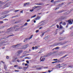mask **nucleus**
I'll return each mask as SVG.
<instances>
[{
	"instance_id": "obj_48",
	"label": "nucleus",
	"mask_w": 73,
	"mask_h": 73,
	"mask_svg": "<svg viewBox=\"0 0 73 73\" xmlns=\"http://www.w3.org/2000/svg\"><path fill=\"white\" fill-rule=\"evenodd\" d=\"M30 3H26V5H28Z\"/></svg>"
},
{
	"instance_id": "obj_47",
	"label": "nucleus",
	"mask_w": 73,
	"mask_h": 73,
	"mask_svg": "<svg viewBox=\"0 0 73 73\" xmlns=\"http://www.w3.org/2000/svg\"><path fill=\"white\" fill-rule=\"evenodd\" d=\"M2 23H3V21H0V24H2Z\"/></svg>"
},
{
	"instance_id": "obj_16",
	"label": "nucleus",
	"mask_w": 73,
	"mask_h": 73,
	"mask_svg": "<svg viewBox=\"0 0 73 73\" xmlns=\"http://www.w3.org/2000/svg\"><path fill=\"white\" fill-rule=\"evenodd\" d=\"M66 56H67V55H65L64 56H62L61 58H60V59L61 60L62 58H65V57H66Z\"/></svg>"
},
{
	"instance_id": "obj_6",
	"label": "nucleus",
	"mask_w": 73,
	"mask_h": 73,
	"mask_svg": "<svg viewBox=\"0 0 73 73\" xmlns=\"http://www.w3.org/2000/svg\"><path fill=\"white\" fill-rule=\"evenodd\" d=\"M68 23L69 24H70V25L72 24H73L72 22L71 21H70V20H69L68 21Z\"/></svg>"
},
{
	"instance_id": "obj_24",
	"label": "nucleus",
	"mask_w": 73,
	"mask_h": 73,
	"mask_svg": "<svg viewBox=\"0 0 73 73\" xmlns=\"http://www.w3.org/2000/svg\"><path fill=\"white\" fill-rule=\"evenodd\" d=\"M25 46L26 47V48H27L28 46H29V45L28 44H26V45H25Z\"/></svg>"
},
{
	"instance_id": "obj_56",
	"label": "nucleus",
	"mask_w": 73,
	"mask_h": 73,
	"mask_svg": "<svg viewBox=\"0 0 73 73\" xmlns=\"http://www.w3.org/2000/svg\"><path fill=\"white\" fill-rule=\"evenodd\" d=\"M41 21V22H40V23H43V22H44V21Z\"/></svg>"
},
{
	"instance_id": "obj_63",
	"label": "nucleus",
	"mask_w": 73,
	"mask_h": 73,
	"mask_svg": "<svg viewBox=\"0 0 73 73\" xmlns=\"http://www.w3.org/2000/svg\"><path fill=\"white\" fill-rule=\"evenodd\" d=\"M35 48L36 49H37V48H38V47L37 46H36L35 47Z\"/></svg>"
},
{
	"instance_id": "obj_32",
	"label": "nucleus",
	"mask_w": 73,
	"mask_h": 73,
	"mask_svg": "<svg viewBox=\"0 0 73 73\" xmlns=\"http://www.w3.org/2000/svg\"><path fill=\"white\" fill-rule=\"evenodd\" d=\"M14 68H16V67H18V65H15L14 66Z\"/></svg>"
},
{
	"instance_id": "obj_55",
	"label": "nucleus",
	"mask_w": 73,
	"mask_h": 73,
	"mask_svg": "<svg viewBox=\"0 0 73 73\" xmlns=\"http://www.w3.org/2000/svg\"><path fill=\"white\" fill-rule=\"evenodd\" d=\"M15 72H19V70H15Z\"/></svg>"
},
{
	"instance_id": "obj_57",
	"label": "nucleus",
	"mask_w": 73,
	"mask_h": 73,
	"mask_svg": "<svg viewBox=\"0 0 73 73\" xmlns=\"http://www.w3.org/2000/svg\"><path fill=\"white\" fill-rule=\"evenodd\" d=\"M59 9V7L58 8H57L55 9V11H56V10H57V9Z\"/></svg>"
},
{
	"instance_id": "obj_10",
	"label": "nucleus",
	"mask_w": 73,
	"mask_h": 73,
	"mask_svg": "<svg viewBox=\"0 0 73 73\" xmlns=\"http://www.w3.org/2000/svg\"><path fill=\"white\" fill-rule=\"evenodd\" d=\"M40 19V17H37L35 18V20H39Z\"/></svg>"
},
{
	"instance_id": "obj_14",
	"label": "nucleus",
	"mask_w": 73,
	"mask_h": 73,
	"mask_svg": "<svg viewBox=\"0 0 73 73\" xmlns=\"http://www.w3.org/2000/svg\"><path fill=\"white\" fill-rule=\"evenodd\" d=\"M64 52L63 51H61L59 52V54L61 55V54H64Z\"/></svg>"
},
{
	"instance_id": "obj_53",
	"label": "nucleus",
	"mask_w": 73,
	"mask_h": 73,
	"mask_svg": "<svg viewBox=\"0 0 73 73\" xmlns=\"http://www.w3.org/2000/svg\"><path fill=\"white\" fill-rule=\"evenodd\" d=\"M37 32H38V30H36V33H37Z\"/></svg>"
},
{
	"instance_id": "obj_34",
	"label": "nucleus",
	"mask_w": 73,
	"mask_h": 73,
	"mask_svg": "<svg viewBox=\"0 0 73 73\" xmlns=\"http://www.w3.org/2000/svg\"><path fill=\"white\" fill-rule=\"evenodd\" d=\"M59 27L60 28H63V27L61 26V25H60Z\"/></svg>"
},
{
	"instance_id": "obj_9",
	"label": "nucleus",
	"mask_w": 73,
	"mask_h": 73,
	"mask_svg": "<svg viewBox=\"0 0 73 73\" xmlns=\"http://www.w3.org/2000/svg\"><path fill=\"white\" fill-rule=\"evenodd\" d=\"M4 66L5 70H7V66H6L5 64H4Z\"/></svg>"
},
{
	"instance_id": "obj_26",
	"label": "nucleus",
	"mask_w": 73,
	"mask_h": 73,
	"mask_svg": "<svg viewBox=\"0 0 73 73\" xmlns=\"http://www.w3.org/2000/svg\"><path fill=\"white\" fill-rule=\"evenodd\" d=\"M25 59H31V58H29V57H26L25 58Z\"/></svg>"
},
{
	"instance_id": "obj_12",
	"label": "nucleus",
	"mask_w": 73,
	"mask_h": 73,
	"mask_svg": "<svg viewBox=\"0 0 73 73\" xmlns=\"http://www.w3.org/2000/svg\"><path fill=\"white\" fill-rule=\"evenodd\" d=\"M36 68H37V69H41V67H40V66H36Z\"/></svg>"
},
{
	"instance_id": "obj_29",
	"label": "nucleus",
	"mask_w": 73,
	"mask_h": 73,
	"mask_svg": "<svg viewBox=\"0 0 73 73\" xmlns=\"http://www.w3.org/2000/svg\"><path fill=\"white\" fill-rule=\"evenodd\" d=\"M33 36V35H32L29 38V40H30V39H31L32 38V36Z\"/></svg>"
},
{
	"instance_id": "obj_20",
	"label": "nucleus",
	"mask_w": 73,
	"mask_h": 73,
	"mask_svg": "<svg viewBox=\"0 0 73 73\" xmlns=\"http://www.w3.org/2000/svg\"><path fill=\"white\" fill-rule=\"evenodd\" d=\"M22 52V51L21 50H19L18 52V53H19V54H20V53H21Z\"/></svg>"
},
{
	"instance_id": "obj_2",
	"label": "nucleus",
	"mask_w": 73,
	"mask_h": 73,
	"mask_svg": "<svg viewBox=\"0 0 73 73\" xmlns=\"http://www.w3.org/2000/svg\"><path fill=\"white\" fill-rule=\"evenodd\" d=\"M8 42L6 40H4V41H2V42L0 43V46H2V45H5L4 44L7 43Z\"/></svg>"
},
{
	"instance_id": "obj_46",
	"label": "nucleus",
	"mask_w": 73,
	"mask_h": 73,
	"mask_svg": "<svg viewBox=\"0 0 73 73\" xmlns=\"http://www.w3.org/2000/svg\"><path fill=\"white\" fill-rule=\"evenodd\" d=\"M17 61L18 62H20V60H19V59H18L17 60Z\"/></svg>"
},
{
	"instance_id": "obj_45",
	"label": "nucleus",
	"mask_w": 73,
	"mask_h": 73,
	"mask_svg": "<svg viewBox=\"0 0 73 73\" xmlns=\"http://www.w3.org/2000/svg\"><path fill=\"white\" fill-rule=\"evenodd\" d=\"M30 19H28L27 20V22H29V21H30Z\"/></svg>"
},
{
	"instance_id": "obj_15",
	"label": "nucleus",
	"mask_w": 73,
	"mask_h": 73,
	"mask_svg": "<svg viewBox=\"0 0 73 73\" xmlns=\"http://www.w3.org/2000/svg\"><path fill=\"white\" fill-rule=\"evenodd\" d=\"M65 66V64H62L61 65V66H60V67H58L59 68H60V67H63V66Z\"/></svg>"
},
{
	"instance_id": "obj_1",
	"label": "nucleus",
	"mask_w": 73,
	"mask_h": 73,
	"mask_svg": "<svg viewBox=\"0 0 73 73\" xmlns=\"http://www.w3.org/2000/svg\"><path fill=\"white\" fill-rule=\"evenodd\" d=\"M17 27V26L16 25L14 26L13 27L11 28H10L9 29H7V31H7L6 32V33H8L9 32H11V31H13V30L15 29V28Z\"/></svg>"
},
{
	"instance_id": "obj_31",
	"label": "nucleus",
	"mask_w": 73,
	"mask_h": 73,
	"mask_svg": "<svg viewBox=\"0 0 73 73\" xmlns=\"http://www.w3.org/2000/svg\"><path fill=\"white\" fill-rule=\"evenodd\" d=\"M15 61H16V60H15V59H13L12 60V62H15Z\"/></svg>"
},
{
	"instance_id": "obj_50",
	"label": "nucleus",
	"mask_w": 73,
	"mask_h": 73,
	"mask_svg": "<svg viewBox=\"0 0 73 73\" xmlns=\"http://www.w3.org/2000/svg\"><path fill=\"white\" fill-rule=\"evenodd\" d=\"M26 3H25L24 4V5H23V6H24V7H25V6H26Z\"/></svg>"
},
{
	"instance_id": "obj_42",
	"label": "nucleus",
	"mask_w": 73,
	"mask_h": 73,
	"mask_svg": "<svg viewBox=\"0 0 73 73\" xmlns=\"http://www.w3.org/2000/svg\"><path fill=\"white\" fill-rule=\"evenodd\" d=\"M18 29H19V28H17V29H15V31H18Z\"/></svg>"
},
{
	"instance_id": "obj_41",
	"label": "nucleus",
	"mask_w": 73,
	"mask_h": 73,
	"mask_svg": "<svg viewBox=\"0 0 73 73\" xmlns=\"http://www.w3.org/2000/svg\"><path fill=\"white\" fill-rule=\"evenodd\" d=\"M56 34H57V31H56L55 32V33H54V35H56Z\"/></svg>"
},
{
	"instance_id": "obj_30",
	"label": "nucleus",
	"mask_w": 73,
	"mask_h": 73,
	"mask_svg": "<svg viewBox=\"0 0 73 73\" xmlns=\"http://www.w3.org/2000/svg\"><path fill=\"white\" fill-rule=\"evenodd\" d=\"M5 17H1L0 18V19H4Z\"/></svg>"
},
{
	"instance_id": "obj_4",
	"label": "nucleus",
	"mask_w": 73,
	"mask_h": 73,
	"mask_svg": "<svg viewBox=\"0 0 73 73\" xmlns=\"http://www.w3.org/2000/svg\"><path fill=\"white\" fill-rule=\"evenodd\" d=\"M36 5H42L43 4L42 3H35Z\"/></svg>"
},
{
	"instance_id": "obj_35",
	"label": "nucleus",
	"mask_w": 73,
	"mask_h": 73,
	"mask_svg": "<svg viewBox=\"0 0 73 73\" xmlns=\"http://www.w3.org/2000/svg\"><path fill=\"white\" fill-rule=\"evenodd\" d=\"M70 36H73V33H71L70 34Z\"/></svg>"
},
{
	"instance_id": "obj_27",
	"label": "nucleus",
	"mask_w": 73,
	"mask_h": 73,
	"mask_svg": "<svg viewBox=\"0 0 73 73\" xmlns=\"http://www.w3.org/2000/svg\"><path fill=\"white\" fill-rule=\"evenodd\" d=\"M17 56H20V54H19L18 52L17 53Z\"/></svg>"
},
{
	"instance_id": "obj_40",
	"label": "nucleus",
	"mask_w": 73,
	"mask_h": 73,
	"mask_svg": "<svg viewBox=\"0 0 73 73\" xmlns=\"http://www.w3.org/2000/svg\"><path fill=\"white\" fill-rule=\"evenodd\" d=\"M48 38V36L46 37H45V38H44V39H45V40H46V39H47Z\"/></svg>"
},
{
	"instance_id": "obj_60",
	"label": "nucleus",
	"mask_w": 73,
	"mask_h": 73,
	"mask_svg": "<svg viewBox=\"0 0 73 73\" xmlns=\"http://www.w3.org/2000/svg\"><path fill=\"white\" fill-rule=\"evenodd\" d=\"M28 38H25V41H27V40H28Z\"/></svg>"
},
{
	"instance_id": "obj_11",
	"label": "nucleus",
	"mask_w": 73,
	"mask_h": 73,
	"mask_svg": "<svg viewBox=\"0 0 73 73\" xmlns=\"http://www.w3.org/2000/svg\"><path fill=\"white\" fill-rule=\"evenodd\" d=\"M28 56V55H27V54H25V55L20 57V58H23V57H25L26 56Z\"/></svg>"
},
{
	"instance_id": "obj_61",
	"label": "nucleus",
	"mask_w": 73,
	"mask_h": 73,
	"mask_svg": "<svg viewBox=\"0 0 73 73\" xmlns=\"http://www.w3.org/2000/svg\"><path fill=\"white\" fill-rule=\"evenodd\" d=\"M65 43H66V42H64L63 43H62V45H64V44H65Z\"/></svg>"
},
{
	"instance_id": "obj_59",
	"label": "nucleus",
	"mask_w": 73,
	"mask_h": 73,
	"mask_svg": "<svg viewBox=\"0 0 73 73\" xmlns=\"http://www.w3.org/2000/svg\"><path fill=\"white\" fill-rule=\"evenodd\" d=\"M56 26L57 28H59V26L58 25H57Z\"/></svg>"
},
{
	"instance_id": "obj_38",
	"label": "nucleus",
	"mask_w": 73,
	"mask_h": 73,
	"mask_svg": "<svg viewBox=\"0 0 73 73\" xmlns=\"http://www.w3.org/2000/svg\"><path fill=\"white\" fill-rule=\"evenodd\" d=\"M27 23H26L25 24H24V26H26V25H27Z\"/></svg>"
},
{
	"instance_id": "obj_37",
	"label": "nucleus",
	"mask_w": 73,
	"mask_h": 73,
	"mask_svg": "<svg viewBox=\"0 0 73 73\" xmlns=\"http://www.w3.org/2000/svg\"><path fill=\"white\" fill-rule=\"evenodd\" d=\"M62 33H63V32H60L59 33L60 35H62Z\"/></svg>"
},
{
	"instance_id": "obj_5",
	"label": "nucleus",
	"mask_w": 73,
	"mask_h": 73,
	"mask_svg": "<svg viewBox=\"0 0 73 73\" xmlns=\"http://www.w3.org/2000/svg\"><path fill=\"white\" fill-rule=\"evenodd\" d=\"M60 44V42L56 43L54 44L53 46H57V45H58Z\"/></svg>"
},
{
	"instance_id": "obj_18",
	"label": "nucleus",
	"mask_w": 73,
	"mask_h": 73,
	"mask_svg": "<svg viewBox=\"0 0 73 73\" xmlns=\"http://www.w3.org/2000/svg\"><path fill=\"white\" fill-rule=\"evenodd\" d=\"M22 69H23L24 70H27V67H24L23 68H22Z\"/></svg>"
},
{
	"instance_id": "obj_49",
	"label": "nucleus",
	"mask_w": 73,
	"mask_h": 73,
	"mask_svg": "<svg viewBox=\"0 0 73 73\" xmlns=\"http://www.w3.org/2000/svg\"><path fill=\"white\" fill-rule=\"evenodd\" d=\"M18 11H19V10H16L15 11V12H18Z\"/></svg>"
},
{
	"instance_id": "obj_36",
	"label": "nucleus",
	"mask_w": 73,
	"mask_h": 73,
	"mask_svg": "<svg viewBox=\"0 0 73 73\" xmlns=\"http://www.w3.org/2000/svg\"><path fill=\"white\" fill-rule=\"evenodd\" d=\"M56 62H57V61L52 62V64H54V63H56Z\"/></svg>"
},
{
	"instance_id": "obj_13",
	"label": "nucleus",
	"mask_w": 73,
	"mask_h": 73,
	"mask_svg": "<svg viewBox=\"0 0 73 73\" xmlns=\"http://www.w3.org/2000/svg\"><path fill=\"white\" fill-rule=\"evenodd\" d=\"M60 49V47H56V48H54L53 49H52V50H54V49Z\"/></svg>"
},
{
	"instance_id": "obj_28",
	"label": "nucleus",
	"mask_w": 73,
	"mask_h": 73,
	"mask_svg": "<svg viewBox=\"0 0 73 73\" xmlns=\"http://www.w3.org/2000/svg\"><path fill=\"white\" fill-rule=\"evenodd\" d=\"M36 16V15H35L31 17V18H33L34 17H35Z\"/></svg>"
},
{
	"instance_id": "obj_58",
	"label": "nucleus",
	"mask_w": 73,
	"mask_h": 73,
	"mask_svg": "<svg viewBox=\"0 0 73 73\" xmlns=\"http://www.w3.org/2000/svg\"><path fill=\"white\" fill-rule=\"evenodd\" d=\"M6 58L7 59H8L9 58V56H6Z\"/></svg>"
},
{
	"instance_id": "obj_51",
	"label": "nucleus",
	"mask_w": 73,
	"mask_h": 73,
	"mask_svg": "<svg viewBox=\"0 0 73 73\" xmlns=\"http://www.w3.org/2000/svg\"><path fill=\"white\" fill-rule=\"evenodd\" d=\"M9 15H5V17H5H5H7V16H9Z\"/></svg>"
},
{
	"instance_id": "obj_7",
	"label": "nucleus",
	"mask_w": 73,
	"mask_h": 73,
	"mask_svg": "<svg viewBox=\"0 0 73 73\" xmlns=\"http://www.w3.org/2000/svg\"><path fill=\"white\" fill-rule=\"evenodd\" d=\"M22 43H21L19 44H18L17 45H16V47H18L19 46H21V44H22Z\"/></svg>"
},
{
	"instance_id": "obj_54",
	"label": "nucleus",
	"mask_w": 73,
	"mask_h": 73,
	"mask_svg": "<svg viewBox=\"0 0 73 73\" xmlns=\"http://www.w3.org/2000/svg\"><path fill=\"white\" fill-rule=\"evenodd\" d=\"M32 48L33 50H34L35 49V47H33Z\"/></svg>"
},
{
	"instance_id": "obj_3",
	"label": "nucleus",
	"mask_w": 73,
	"mask_h": 73,
	"mask_svg": "<svg viewBox=\"0 0 73 73\" xmlns=\"http://www.w3.org/2000/svg\"><path fill=\"white\" fill-rule=\"evenodd\" d=\"M52 54H53V53L52 52H50L47 55H45L44 56H43V57H48V56H50L52 55Z\"/></svg>"
},
{
	"instance_id": "obj_22",
	"label": "nucleus",
	"mask_w": 73,
	"mask_h": 73,
	"mask_svg": "<svg viewBox=\"0 0 73 73\" xmlns=\"http://www.w3.org/2000/svg\"><path fill=\"white\" fill-rule=\"evenodd\" d=\"M11 47H12V48H16V45H13L11 46Z\"/></svg>"
},
{
	"instance_id": "obj_17",
	"label": "nucleus",
	"mask_w": 73,
	"mask_h": 73,
	"mask_svg": "<svg viewBox=\"0 0 73 73\" xmlns=\"http://www.w3.org/2000/svg\"><path fill=\"white\" fill-rule=\"evenodd\" d=\"M18 69H22L23 68L21 66H18Z\"/></svg>"
},
{
	"instance_id": "obj_44",
	"label": "nucleus",
	"mask_w": 73,
	"mask_h": 73,
	"mask_svg": "<svg viewBox=\"0 0 73 73\" xmlns=\"http://www.w3.org/2000/svg\"><path fill=\"white\" fill-rule=\"evenodd\" d=\"M26 62L27 63V64H29V61L28 60H27Z\"/></svg>"
},
{
	"instance_id": "obj_64",
	"label": "nucleus",
	"mask_w": 73,
	"mask_h": 73,
	"mask_svg": "<svg viewBox=\"0 0 73 73\" xmlns=\"http://www.w3.org/2000/svg\"><path fill=\"white\" fill-rule=\"evenodd\" d=\"M71 11H73V8H72L71 9Z\"/></svg>"
},
{
	"instance_id": "obj_25",
	"label": "nucleus",
	"mask_w": 73,
	"mask_h": 73,
	"mask_svg": "<svg viewBox=\"0 0 73 73\" xmlns=\"http://www.w3.org/2000/svg\"><path fill=\"white\" fill-rule=\"evenodd\" d=\"M62 24L63 25H66V23L65 22H63Z\"/></svg>"
},
{
	"instance_id": "obj_8",
	"label": "nucleus",
	"mask_w": 73,
	"mask_h": 73,
	"mask_svg": "<svg viewBox=\"0 0 73 73\" xmlns=\"http://www.w3.org/2000/svg\"><path fill=\"white\" fill-rule=\"evenodd\" d=\"M46 24V22H44L43 23L39 26V27H41V26H42V25H45V24Z\"/></svg>"
},
{
	"instance_id": "obj_43",
	"label": "nucleus",
	"mask_w": 73,
	"mask_h": 73,
	"mask_svg": "<svg viewBox=\"0 0 73 73\" xmlns=\"http://www.w3.org/2000/svg\"><path fill=\"white\" fill-rule=\"evenodd\" d=\"M33 9L30 10V12H33Z\"/></svg>"
},
{
	"instance_id": "obj_19",
	"label": "nucleus",
	"mask_w": 73,
	"mask_h": 73,
	"mask_svg": "<svg viewBox=\"0 0 73 73\" xmlns=\"http://www.w3.org/2000/svg\"><path fill=\"white\" fill-rule=\"evenodd\" d=\"M65 37H64V38H60V40H64L65 38Z\"/></svg>"
},
{
	"instance_id": "obj_52",
	"label": "nucleus",
	"mask_w": 73,
	"mask_h": 73,
	"mask_svg": "<svg viewBox=\"0 0 73 73\" xmlns=\"http://www.w3.org/2000/svg\"><path fill=\"white\" fill-rule=\"evenodd\" d=\"M27 51L25 52H23V54H27Z\"/></svg>"
},
{
	"instance_id": "obj_33",
	"label": "nucleus",
	"mask_w": 73,
	"mask_h": 73,
	"mask_svg": "<svg viewBox=\"0 0 73 73\" xmlns=\"http://www.w3.org/2000/svg\"><path fill=\"white\" fill-rule=\"evenodd\" d=\"M26 47H25V46H24V47H22V49H26Z\"/></svg>"
},
{
	"instance_id": "obj_62",
	"label": "nucleus",
	"mask_w": 73,
	"mask_h": 73,
	"mask_svg": "<svg viewBox=\"0 0 73 73\" xmlns=\"http://www.w3.org/2000/svg\"><path fill=\"white\" fill-rule=\"evenodd\" d=\"M42 27H40L39 29H42Z\"/></svg>"
},
{
	"instance_id": "obj_39",
	"label": "nucleus",
	"mask_w": 73,
	"mask_h": 73,
	"mask_svg": "<svg viewBox=\"0 0 73 73\" xmlns=\"http://www.w3.org/2000/svg\"><path fill=\"white\" fill-rule=\"evenodd\" d=\"M69 67L70 68H73V66H69Z\"/></svg>"
},
{
	"instance_id": "obj_21",
	"label": "nucleus",
	"mask_w": 73,
	"mask_h": 73,
	"mask_svg": "<svg viewBox=\"0 0 73 73\" xmlns=\"http://www.w3.org/2000/svg\"><path fill=\"white\" fill-rule=\"evenodd\" d=\"M45 60V58H42V59L40 60V62L41 61H44V60Z\"/></svg>"
},
{
	"instance_id": "obj_23",
	"label": "nucleus",
	"mask_w": 73,
	"mask_h": 73,
	"mask_svg": "<svg viewBox=\"0 0 73 73\" xmlns=\"http://www.w3.org/2000/svg\"><path fill=\"white\" fill-rule=\"evenodd\" d=\"M41 6H37L35 7H33V8H39V7H40Z\"/></svg>"
}]
</instances>
